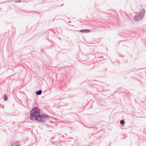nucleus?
I'll return each mask as SVG.
<instances>
[{
    "label": "nucleus",
    "instance_id": "obj_1",
    "mask_svg": "<svg viewBox=\"0 0 146 146\" xmlns=\"http://www.w3.org/2000/svg\"><path fill=\"white\" fill-rule=\"evenodd\" d=\"M40 110L37 107L34 108L31 111L30 115V119L32 121H37L39 122H44L46 119L49 117L47 115L45 114L41 115L40 112Z\"/></svg>",
    "mask_w": 146,
    "mask_h": 146
},
{
    "label": "nucleus",
    "instance_id": "obj_2",
    "mask_svg": "<svg viewBox=\"0 0 146 146\" xmlns=\"http://www.w3.org/2000/svg\"><path fill=\"white\" fill-rule=\"evenodd\" d=\"M145 14V11L144 9L141 10L139 13L138 15L134 17V19L137 21H139L141 20L143 18Z\"/></svg>",
    "mask_w": 146,
    "mask_h": 146
},
{
    "label": "nucleus",
    "instance_id": "obj_3",
    "mask_svg": "<svg viewBox=\"0 0 146 146\" xmlns=\"http://www.w3.org/2000/svg\"><path fill=\"white\" fill-rule=\"evenodd\" d=\"M80 32L82 33H88L90 32V31L89 29H84L80 31Z\"/></svg>",
    "mask_w": 146,
    "mask_h": 146
},
{
    "label": "nucleus",
    "instance_id": "obj_4",
    "mask_svg": "<svg viewBox=\"0 0 146 146\" xmlns=\"http://www.w3.org/2000/svg\"><path fill=\"white\" fill-rule=\"evenodd\" d=\"M12 145L13 146H20L21 145L19 142H16L15 143H13Z\"/></svg>",
    "mask_w": 146,
    "mask_h": 146
},
{
    "label": "nucleus",
    "instance_id": "obj_5",
    "mask_svg": "<svg viewBox=\"0 0 146 146\" xmlns=\"http://www.w3.org/2000/svg\"><path fill=\"white\" fill-rule=\"evenodd\" d=\"M42 93V91L41 90H39L38 91H37L36 92V95H40Z\"/></svg>",
    "mask_w": 146,
    "mask_h": 146
},
{
    "label": "nucleus",
    "instance_id": "obj_6",
    "mask_svg": "<svg viewBox=\"0 0 146 146\" xmlns=\"http://www.w3.org/2000/svg\"><path fill=\"white\" fill-rule=\"evenodd\" d=\"M120 123L121 124L123 125L125 123V121L123 120H121L120 121Z\"/></svg>",
    "mask_w": 146,
    "mask_h": 146
},
{
    "label": "nucleus",
    "instance_id": "obj_7",
    "mask_svg": "<svg viewBox=\"0 0 146 146\" xmlns=\"http://www.w3.org/2000/svg\"><path fill=\"white\" fill-rule=\"evenodd\" d=\"M4 100L5 101H7V97L6 96H5L4 98Z\"/></svg>",
    "mask_w": 146,
    "mask_h": 146
},
{
    "label": "nucleus",
    "instance_id": "obj_8",
    "mask_svg": "<svg viewBox=\"0 0 146 146\" xmlns=\"http://www.w3.org/2000/svg\"><path fill=\"white\" fill-rule=\"evenodd\" d=\"M4 108V106L2 105L1 104H0V108Z\"/></svg>",
    "mask_w": 146,
    "mask_h": 146
},
{
    "label": "nucleus",
    "instance_id": "obj_9",
    "mask_svg": "<svg viewBox=\"0 0 146 146\" xmlns=\"http://www.w3.org/2000/svg\"><path fill=\"white\" fill-rule=\"evenodd\" d=\"M16 2H21V1H15Z\"/></svg>",
    "mask_w": 146,
    "mask_h": 146
},
{
    "label": "nucleus",
    "instance_id": "obj_10",
    "mask_svg": "<svg viewBox=\"0 0 146 146\" xmlns=\"http://www.w3.org/2000/svg\"><path fill=\"white\" fill-rule=\"evenodd\" d=\"M13 146L12 145V146Z\"/></svg>",
    "mask_w": 146,
    "mask_h": 146
}]
</instances>
